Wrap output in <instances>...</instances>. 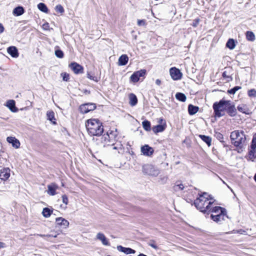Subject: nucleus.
<instances>
[{"mask_svg": "<svg viewBox=\"0 0 256 256\" xmlns=\"http://www.w3.org/2000/svg\"><path fill=\"white\" fill-rule=\"evenodd\" d=\"M213 108L215 114V116L220 118L223 114L222 112L224 111V99L221 100L219 102H215L213 105Z\"/></svg>", "mask_w": 256, "mask_h": 256, "instance_id": "39448f33", "label": "nucleus"}, {"mask_svg": "<svg viewBox=\"0 0 256 256\" xmlns=\"http://www.w3.org/2000/svg\"><path fill=\"white\" fill-rule=\"evenodd\" d=\"M148 245L150 246H151L152 248H154V249H155V250H157L158 249V246L154 244V241L149 242Z\"/></svg>", "mask_w": 256, "mask_h": 256, "instance_id": "8fccbe9b", "label": "nucleus"}, {"mask_svg": "<svg viewBox=\"0 0 256 256\" xmlns=\"http://www.w3.org/2000/svg\"><path fill=\"white\" fill-rule=\"evenodd\" d=\"M46 116L48 118V120L51 121L52 123L55 124V122L53 121V120H55L54 118V113L52 110L48 111L46 112Z\"/></svg>", "mask_w": 256, "mask_h": 256, "instance_id": "2f4dec72", "label": "nucleus"}, {"mask_svg": "<svg viewBox=\"0 0 256 256\" xmlns=\"http://www.w3.org/2000/svg\"><path fill=\"white\" fill-rule=\"evenodd\" d=\"M198 108V106H194L192 104H190L188 106V111L190 115H193L197 112Z\"/></svg>", "mask_w": 256, "mask_h": 256, "instance_id": "c756f323", "label": "nucleus"}, {"mask_svg": "<svg viewBox=\"0 0 256 256\" xmlns=\"http://www.w3.org/2000/svg\"><path fill=\"white\" fill-rule=\"evenodd\" d=\"M240 88H241L240 86H234V88H232L230 90H228V94L234 95L236 92V91L240 90Z\"/></svg>", "mask_w": 256, "mask_h": 256, "instance_id": "58836bf2", "label": "nucleus"}, {"mask_svg": "<svg viewBox=\"0 0 256 256\" xmlns=\"http://www.w3.org/2000/svg\"><path fill=\"white\" fill-rule=\"evenodd\" d=\"M62 200L63 203H64L65 204H68V200L67 196L66 195H62Z\"/></svg>", "mask_w": 256, "mask_h": 256, "instance_id": "09e8293b", "label": "nucleus"}, {"mask_svg": "<svg viewBox=\"0 0 256 256\" xmlns=\"http://www.w3.org/2000/svg\"><path fill=\"white\" fill-rule=\"evenodd\" d=\"M214 136L216 137V138L220 142H224V140H223L224 136H223L222 134L221 133L218 132H216Z\"/></svg>", "mask_w": 256, "mask_h": 256, "instance_id": "a19ab883", "label": "nucleus"}, {"mask_svg": "<svg viewBox=\"0 0 256 256\" xmlns=\"http://www.w3.org/2000/svg\"><path fill=\"white\" fill-rule=\"evenodd\" d=\"M130 104L132 106H135L138 102V99L135 94H130L129 96Z\"/></svg>", "mask_w": 256, "mask_h": 256, "instance_id": "cd10ccee", "label": "nucleus"}, {"mask_svg": "<svg viewBox=\"0 0 256 256\" xmlns=\"http://www.w3.org/2000/svg\"><path fill=\"white\" fill-rule=\"evenodd\" d=\"M143 172L149 176H156L160 174V170L153 166L146 164L142 166Z\"/></svg>", "mask_w": 256, "mask_h": 256, "instance_id": "20e7f679", "label": "nucleus"}, {"mask_svg": "<svg viewBox=\"0 0 256 256\" xmlns=\"http://www.w3.org/2000/svg\"><path fill=\"white\" fill-rule=\"evenodd\" d=\"M15 102L14 100H8L6 102V106L13 112L18 111V108L16 106Z\"/></svg>", "mask_w": 256, "mask_h": 256, "instance_id": "f3484780", "label": "nucleus"}, {"mask_svg": "<svg viewBox=\"0 0 256 256\" xmlns=\"http://www.w3.org/2000/svg\"><path fill=\"white\" fill-rule=\"evenodd\" d=\"M87 78L96 82L98 80L96 76L91 75L90 72L87 73Z\"/></svg>", "mask_w": 256, "mask_h": 256, "instance_id": "a18cd8bd", "label": "nucleus"}, {"mask_svg": "<svg viewBox=\"0 0 256 256\" xmlns=\"http://www.w3.org/2000/svg\"><path fill=\"white\" fill-rule=\"evenodd\" d=\"M226 186H227L228 188H230L229 186H228V185H226Z\"/></svg>", "mask_w": 256, "mask_h": 256, "instance_id": "69168bd1", "label": "nucleus"}, {"mask_svg": "<svg viewBox=\"0 0 256 256\" xmlns=\"http://www.w3.org/2000/svg\"><path fill=\"white\" fill-rule=\"evenodd\" d=\"M162 119H160L159 120V122L162 123Z\"/></svg>", "mask_w": 256, "mask_h": 256, "instance_id": "e2e57ef3", "label": "nucleus"}, {"mask_svg": "<svg viewBox=\"0 0 256 256\" xmlns=\"http://www.w3.org/2000/svg\"><path fill=\"white\" fill-rule=\"evenodd\" d=\"M225 110L231 116H234L236 114V110L234 105H230L228 101L225 100Z\"/></svg>", "mask_w": 256, "mask_h": 256, "instance_id": "9d476101", "label": "nucleus"}, {"mask_svg": "<svg viewBox=\"0 0 256 256\" xmlns=\"http://www.w3.org/2000/svg\"><path fill=\"white\" fill-rule=\"evenodd\" d=\"M51 236H50V237H54V238H56L57 236V235L56 234H50Z\"/></svg>", "mask_w": 256, "mask_h": 256, "instance_id": "bf43d9fd", "label": "nucleus"}, {"mask_svg": "<svg viewBox=\"0 0 256 256\" xmlns=\"http://www.w3.org/2000/svg\"><path fill=\"white\" fill-rule=\"evenodd\" d=\"M210 217L214 221L216 222H222L224 220V213L216 214H212Z\"/></svg>", "mask_w": 256, "mask_h": 256, "instance_id": "aec40b11", "label": "nucleus"}, {"mask_svg": "<svg viewBox=\"0 0 256 256\" xmlns=\"http://www.w3.org/2000/svg\"><path fill=\"white\" fill-rule=\"evenodd\" d=\"M4 27L2 24L0 23V34L4 31Z\"/></svg>", "mask_w": 256, "mask_h": 256, "instance_id": "5fc2aeb1", "label": "nucleus"}, {"mask_svg": "<svg viewBox=\"0 0 256 256\" xmlns=\"http://www.w3.org/2000/svg\"><path fill=\"white\" fill-rule=\"evenodd\" d=\"M142 125L146 130L150 131V123L148 120H144L142 122Z\"/></svg>", "mask_w": 256, "mask_h": 256, "instance_id": "4c0bfd02", "label": "nucleus"}, {"mask_svg": "<svg viewBox=\"0 0 256 256\" xmlns=\"http://www.w3.org/2000/svg\"><path fill=\"white\" fill-rule=\"evenodd\" d=\"M250 148H252L256 149V134L252 138Z\"/></svg>", "mask_w": 256, "mask_h": 256, "instance_id": "c03bdc74", "label": "nucleus"}, {"mask_svg": "<svg viewBox=\"0 0 256 256\" xmlns=\"http://www.w3.org/2000/svg\"><path fill=\"white\" fill-rule=\"evenodd\" d=\"M176 98L178 100L182 102H184L186 100V95L181 92L176 93Z\"/></svg>", "mask_w": 256, "mask_h": 256, "instance_id": "7c9ffc66", "label": "nucleus"}, {"mask_svg": "<svg viewBox=\"0 0 256 256\" xmlns=\"http://www.w3.org/2000/svg\"><path fill=\"white\" fill-rule=\"evenodd\" d=\"M10 176V169L4 168L0 170V178L3 180H6Z\"/></svg>", "mask_w": 256, "mask_h": 256, "instance_id": "4468645a", "label": "nucleus"}, {"mask_svg": "<svg viewBox=\"0 0 256 256\" xmlns=\"http://www.w3.org/2000/svg\"><path fill=\"white\" fill-rule=\"evenodd\" d=\"M199 19H196L194 20L193 24H192V26L194 27L196 26L199 23Z\"/></svg>", "mask_w": 256, "mask_h": 256, "instance_id": "603ef678", "label": "nucleus"}, {"mask_svg": "<svg viewBox=\"0 0 256 256\" xmlns=\"http://www.w3.org/2000/svg\"><path fill=\"white\" fill-rule=\"evenodd\" d=\"M237 43L238 42L236 40L233 38H230L228 40L226 44V46L230 50H233L235 48Z\"/></svg>", "mask_w": 256, "mask_h": 256, "instance_id": "b1692460", "label": "nucleus"}, {"mask_svg": "<svg viewBox=\"0 0 256 256\" xmlns=\"http://www.w3.org/2000/svg\"><path fill=\"white\" fill-rule=\"evenodd\" d=\"M101 142L104 144V146H113L114 145L112 142H111L110 139L108 132L102 135L101 138Z\"/></svg>", "mask_w": 256, "mask_h": 256, "instance_id": "2eb2a0df", "label": "nucleus"}, {"mask_svg": "<svg viewBox=\"0 0 256 256\" xmlns=\"http://www.w3.org/2000/svg\"><path fill=\"white\" fill-rule=\"evenodd\" d=\"M170 73L172 78L175 80H180L182 76L180 70L175 67L170 68Z\"/></svg>", "mask_w": 256, "mask_h": 256, "instance_id": "423d86ee", "label": "nucleus"}, {"mask_svg": "<svg viewBox=\"0 0 256 256\" xmlns=\"http://www.w3.org/2000/svg\"><path fill=\"white\" fill-rule=\"evenodd\" d=\"M52 212V211L50 208H45L43 209L42 214L44 217L48 218L50 216Z\"/></svg>", "mask_w": 256, "mask_h": 256, "instance_id": "c9c22d12", "label": "nucleus"}, {"mask_svg": "<svg viewBox=\"0 0 256 256\" xmlns=\"http://www.w3.org/2000/svg\"><path fill=\"white\" fill-rule=\"evenodd\" d=\"M58 188V186L55 183H51L48 185L46 192L50 196H54L56 194V190Z\"/></svg>", "mask_w": 256, "mask_h": 256, "instance_id": "9b49d317", "label": "nucleus"}, {"mask_svg": "<svg viewBox=\"0 0 256 256\" xmlns=\"http://www.w3.org/2000/svg\"><path fill=\"white\" fill-rule=\"evenodd\" d=\"M96 238L98 240H100L102 244L104 246H110V244L108 240L106 238L104 234L98 232L96 235Z\"/></svg>", "mask_w": 256, "mask_h": 256, "instance_id": "a211bd4d", "label": "nucleus"}, {"mask_svg": "<svg viewBox=\"0 0 256 256\" xmlns=\"http://www.w3.org/2000/svg\"><path fill=\"white\" fill-rule=\"evenodd\" d=\"M7 52L12 58H17L19 56L18 48L14 46H10L8 48Z\"/></svg>", "mask_w": 256, "mask_h": 256, "instance_id": "ddd939ff", "label": "nucleus"}, {"mask_svg": "<svg viewBox=\"0 0 256 256\" xmlns=\"http://www.w3.org/2000/svg\"><path fill=\"white\" fill-rule=\"evenodd\" d=\"M86 126L90 136H100L104 132L102 124L98 119L91 118L87 120Z\"/></svg>", "mask_w": 256, "mask_h": 256, "instance_id": "7ed1b4c3", "label": "nucleus"}, {"mask_svg": "<svg viewBox=\"0 0 256 256\" xmlns=\"http://www.w3.org/2000/svg\"><path fill=\"white\" fill-rule=\"evenodd\" d=\"M6 247V244L4 242H0V248H4Z\"/></svg>", "mask_w": 256, "mask_h": 256, "instance_id": "4d7b16f0", "label": "nucleus"}, {"mask_svg": "<svg viewBox=\"0 0 256 256\" xmlns=\"http://www.w3.org/2000/svg\"><path fill=\"white\" fill-rule=\"evenodd\" d=\"M222 76L223 77H224V72H223V73L222 74Z\"/></svg>", "mask_w": 256, "mask_h": 256, "instance_id": "0e129e2a", "label": "nucleus"}, {"mask_svg": "<svg viewBox=\"0 0 256 256\" xmlns=\"http://www.w3.org/2000/svg\"><path fill=\"white\" fill-rule=\"evenodd\" d=\"M254 181L256 182V174L254 176Z\"/></svg>", "mask_w": 256, "mask_h": 256, "instance_id": "680f3d73", "label": "nucleus"}, {"mask_svg": "<svg viewBox=\"0 0 256 256\" xmlns=\"http://www.w3.org/2000/svg\"><path fill=\"white\" fill-rule=\"evenodd\" d=\"M184 184L179 182H176L174 186V190L175 191L182 190L184 189Z\"/></svg>", "mask_w": 256, "mask_h": 256, "instance_id": "f704fd0d", "label": "nucleus"}, {"mask_svg": "<svg viewBox=\"0 0 256 256\" xmlns=\"http://www.w3.org/2000/svg\"><path fill=\"white\" fill-rule=\"evenodd\" d=\"M69 67L76 74H82L84 72L83 67L76 62H74L71 63L69 64Z\"/></svg>", "mask_w": 256, "mask_h": 256, "instance_id": "1a4fd4ad", "label": "nucleus"}, {"mask_svg": "<svg viewBox=\"0 0 256 256\" xmlns=\"http://www.w3.org/2000/svg\"><path fill=\"white\" fill-rule=\"evenodd\" d=\"M55 55L56 57L62 58L64 57V53L60 50H55Z\"/></svg>", "mask_w": 256, "mask_h": 256, "instance_id": "ea45409f", "label": "nucleus"}, {"mask_svg": "<svg viewBox=\"0 0 256 256\" xmlns=\"http://www.w3.org/2000/svg\"><path fill=\"white\" fill-rule=\"evenodd\" d=\"M38 8L40 11H42L44 12H45V13L48 12V8H47V6H46V5L44 3H40L39 4H38Z\"/></svg>", "mask_w": 256, "mask_h": 256, "instance_id": "72a5a7b5", "label": "nucleus"}, {"mask_svg": "<svg viewBox=\"0 0 256 256\" xmlns=\"http://www.w3.org/2000/svg\"><path fill=\"white\" fill-rule=\"evenodd\" d=\"M107 132L110 136L111 142H112L114 144L116 138L118 134V132H117L116 129H115L114 130H110Z\"/></svg>", "mask_w": 256, "mask_h": 256, "instance_id": "412c9836", "label": "nucleus"}, {"mask_svg": "<svg viewBox=\"0 0 256 256\" xmlns=\"http://www.w3.org/2000/svg\"><path fill=\"white\" fill-rule=\"evenodd\" d=\"M96 106L94 104H82L80 107V110L82 114H86L90 111L94 110Z\"/></svg>", "mask_w": 256, "mask_h": 256, "instance_id": "0eeeda50", "label": "nucleus"}, {"mask_svg": "<svg viewBox=\"0 0 256 256\" xmlns=\"http://www.w3.org/2000/svg\"><path fill=\"white\" fill-rule=\"evenodd\" d=\"M128 56L126 54H122L118 58V64L119 66H124L128 63Z\"/></svg>", "mask_w": 256, "mask_h": 256, "instance_id": "5701e85b", "label": "nucleus"}, {"mask_svg": "<svg viewBox=\"0 0 256 256\" xmlns=\"http://www.w3.org/2000/svg\"><path fill=\"white\" fill-rule=\"evenodd\" d=\"M256 148H250V150L248 152V158L250 160H253L256 158Z\"/></svg>", "mask_w": 256, "mask_h": 256, "instance_id": "473e14b6", "label": "nucleus"}, {"mask_svg": "<svg viewBox=\"0 0 256 256\" xmlns=\"http://www.w3.org/2000/svg\"><path fill=\"white\" fill-rule=\"evenodd\" d=\"M232 78L231 76H226L225 74V82H228L232 80Z\"/></svg>", "mask_w": 256, "mask_h": 256, "instance_id": "3c124183", "label": "nucleus"}, {"mask_svg": "<svg viewBox=\"0 0 256 256\" xmlns=\"http://www.w3.org/2000/svg\"><path fill=\"white\" fill-rule=\"evenodd\" d=\"M199 137L204 142H205L208 146H210L211 145L212 138L210 137L202 134L199 135Z\"/></svg>", "mask_w": 256, "mask_h": 256, "instance_id": "c85d7f7f", "label": "nucleus"}, {"mask_svg": "<svg viewBox=\"0 0 256 256\" xmlns=\"http://www.w3.org/2000/svg\"><path fill=\"white\" fill-rule=\"evenodd\" d=\"M156 84H157L158 86H160V85L161 84V81L159 79H157L156 80Z\"/></svg>", "mask_w": 256, "mask_h": 256, "instance_id": "13d9d810", "label": "nucleus"}, {"mask_svg": "<svg viewBox=\"0 0 256 256\" xmlns=\"http://www.w3.org/2000/svg\"><path fill=\"white\" fill-rule=\"evenodd\" d=\"M238 110L240 112H244V113L245 112L244 111V110H243V108L242 106H238Z\"/></svg>", "mask_w": 256, "mask_h": 256, "instance_id": "6e6d98bb", "label": "nucleus"}, {"mask_svg": "<svg viewBox=\"0 0 256 256\" xmlns=\"http://www.w3.org/2000/svg\"><path fill=\"white\" fill-rule=\"evenodd\" d=\"M117 250L126 254H134L136 252V251L134 250L129 248H124L122 246H117Z\"/></svg>", "mask_w": 256, "mask_h": 256, "instance_id": "6ab92c4d", "label": "nucleus"}, {"mask_svg": "<svg viewBox=\"0 0 256 256\" xmlns=\"http://www.w3.org/2000/svg\"><path fill=\"white\" fill-rule=\"evenodd\" d=\"M24 12V9L22 6H18L13 10V14L16 16H21Z\"/></svg>", "mask_w": 256, "mask_h": 256, "instance_id": "bb28decb", "label": "nucleus"}, {"mask_svg": "<svg viewBox=\"0 0 256 256\" xmlns=\"http://www.w3.org/2000/svg\"><path fill=\"white\" fill-rule=\"evenodd\" d=\"M214 201L213 198L206 192H204L194 200V204L200 212H208L211 210V206L213 204Z\"/></svg>", "mask_w": 256, "mask_h": 256, "instance_id": "f03ea898", "label": "nucleus"}, {"mask_svg": "<svg viewBox=\"0 0 256 256\" xmlns=\"http://www.w3.org/2000/svg\"><path fill=\"white\" fill-rule=\"evenodd\" d=\"M55 10L56 12H60V14H62L64 12V9L63 7L60 4L57 5L56 6Z\"/></svg>", "mask_w": 256, "mask_h": 256, "instance_id": "37998d69", "label": "nucleus"}, {"mask_svg": "<svg viewBox=\"0 0 256 256\" xmlns=\"http://www.w3.org/2000/svg\"><path fill=\"white\" fill-rule=\"evenodd\" d=\"M210 212H212V214H223L224 213V210L222 207L216 206L213 208L211 206V210Z\"/></svg>", "mask_w": 256, "mask_h": 256, "instance_id": "393cba45", "label": "nucleus"}, {"mask_svg": "<svg viewBox=\"0 0 256 256\" xmlns=\"http://www.w3.org/2000/svg\"><path fill=\"white\" fill-rule=\"evenodd\" d=\"M246 37L247 40L250 41H254L255 40V36L252 32H247L246 33Z\"/></svg>", "mask_w": 256, "mask_h": 256, "instance_id": "e433bc0d", "label": "nucleus"}, {"mask_svg": "<svg viewBox=\"0 0 256 256\" xmlns=\"http://www.w3.org/2000/svg\"><path fill=\"white\" fill-rule=\"evenodd\" d=\"M112 149L113 150H118V148L117 146H113L112 147Z\"/></svg>", "mask_w": 256, "mask_h": 256, "instance_id": "052dcab7", "label": "nucleus"}, {"mask_svg": "<svg viewBox=\"0 0 256 256\" xmlns=\"http://www.w3.org/2000/svg\"><path fill=\"white\" fill-rule=\"evenodd\" d=\"M146 20H138V25L139 26H146Z\"/></svg>", "mask_w": 256, "mask_h": 256, "instance_id": "49530a36", "label": "nucleus"}, {"mask_svg": "<svg viewBox=\"0 0 256 256\" xmlns=\"http://www.w3.org/2000/svg\"><path fill=\"white\" fill-rule=\"evenodd\" d=\"M141 152L143 154L146 156H150L154 153V150L147 144H146L141 148Z\"/></svg>", "mask_w": 256, "mask_h": 256, "instance_id": "f8f14e48", "label": "nucleus"}, {"mask_svg": "<svg viewBox=\"0 0 256 256\" xmlns=\"http://www.w3.org/2000/svg\"><path fill=\"white\" fill-rule=\"evenodd\" d=\"M8 142L12 144V146L16 148H18L20 146V142L18 140L14 137L9 136L6 138Z\"/></svg>", "mask_w": 256, "mask_h": 256, "instance_id": "dca6fc26", "label": "nucleus"}, {"mask_svg": "<svg viewBox=\"0 0 256 256\" xmlns=\"http://www.w3.org/2000/svg\"><path fill=\"white\" fill-rule=\"evenodd\" d=\"M248 94L250 97H256V90L251 89L248 91Z\"/></svg>", "mask_w": 256, "mask_h": 256, "instance_id": "79ce46f5", "label": "nucleus"}, {"mask_svg": "<svg viewBox=\"0 0 256 256\" xmlns=\"http://www.w3.org/2000/svg\"><path fill=\"white\" fill-rule=\"evenodd\" d=\"M166 128V126L164 124H158L153 128V132L156 134L163 132Z\"/></svg>", "mask_w": 256, "mask_h": 256, "instance_id": "a878e982", "label": "nucleus"}, {"mask_svg": "<svg viewBox=\"0 0 256 256\" xmlns=\"http://www.w3.org/2000/svg\"><path fill=\"white\" fill-rule=\"evenodd\" d=\"M232 143L238 152H242L246 148L250 138L244 131L236 130L232 132L230 136Z\"/></svg>", "mask_w": 256, "mask_h": 256, "instance_id": "f257e3e1", "label": "nucleus"}, {"mask_svg": "<svg viewBox=\"0 0 256 256\" xmlns=\"http://www.w3.org/2000/svg\"><path fill=\"white\" fill-rule=\"evenodd\" d=\"M62 76L64 81H68L69 80V74L66 73H62Z\"/></svg>", "mask_w": 256, "mask_h": 256, "instance_id": "de8ad7c7", "label": "nucleus"}, {"mask_svg": "<svg viewBox=\"0 0 256 256\" xmlns=\"http://www.w3.org/2000/svg\"><path fill=\"white\" fill-rule=\"evenodd\" d=\"M38 236H40V237H42V238H45V237H46V238H48L50 237L51 235H48V234H36Z\"/></svg>", "mask_w": 256, "mask_h": 256, "instance_id": "864d4df0", "label": "nucleus"}, {"mask_svg": "<svg viewBox=\"0 0 256 256\" xmlns=\"http://www.w3.org/2000/svg\"><path fill=\"white\" fill-rule=\"evenodd\" d=\"M146 72L144 70H140L134 72L130 76V80L134 82H138L140 77L144 76Z\"/></svg>", "mask_w": 256, "mask_h": 256, "instance_id": "6e6552de", "label": "nucleus"}, {"mask_svg": "<svg viewBox=\"0 0 256 256\" xmlns=\"http://www.w3.org/2000/svg\"><path fill=\"white\" fill-rule=\"evenodd\" d=\"M56 222L58 224L64 226V228H67L69 225V222L62 218H56Z\"/></svg>", "mask_w": 256, "mask_h": 256, "instance_id": "4be33fe9", "label": "nucleus"}, {"mask_svg": "<svg viewBox=\"0 0 256 256\" xmlns=\"http://www.w3.org/2000/svg\"><path fill=\"white\" fill-rule=\"evenodd\" d=\"M109 256V255H108V256Z\"/></svg>", "mask_w": 256, "mask_h": 256, "instance_id": "338daca9", "label": "nucleus"}]
</instances>
